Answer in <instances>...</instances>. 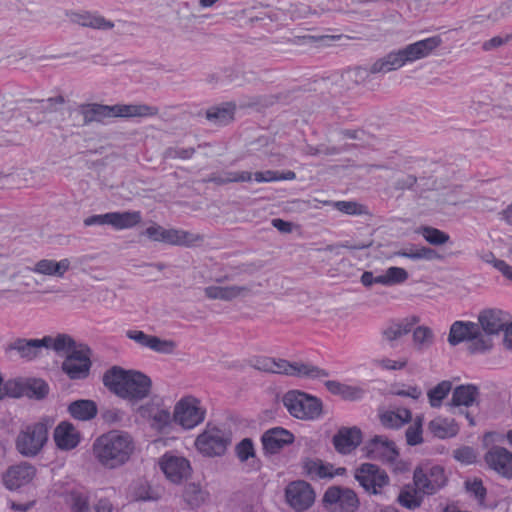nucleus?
Instances as JSON below:
<instances>
[{"instance_id":"1","label":"nucleus","mask_w":512,"mask_h":512,"mask_svg":"<svg viewBox=\"0 0 512 512\" xmlns=\"http://www.w3.org/2000/svg\"><path fill=\"white\" fill-rule=\"evenodd\" d=\"M102 381L111 393L131 402L147 398L152 388V381L146 374L116 365L104 372Z\"/></svg>"},{"instance_id":"2","label":"nucleus","mask_w":512,"mask_h":512,"mask_svg":"<svg viewBox=\"0 0 512 512\" xmlns=\"http://www.w3.org/2000/svg\"><path fill=\"white\" fill-rule=\"evenodd\" d=\"M135 450L132 436L112 430L97 437L92 445L95 459L105 468L115 469L129 461Z\"/></svg>"},{"instance_id":"3","label":"nucleus","mask_w":512,"mask_h":512,"mask_svg":"<svg viewBox=\"0 0 512 512\" xmlns=\"http://www.w3.org/2000/svg\"><path fill=\"white\" fill-rule=\"evenodd\" d=\"M442 40L439 36H433L407 45L405 48L390 52L386 56L375 61L371 66L372 73H388L402 67L407 62H413L428 56L436 49Z\"/></svg>"},{"instance_id":"4","label":"nucleus","mask_w":512,"mask_h":512,"mask_svg":"<svg viewBox=\"0 0 512 512\" xmlns=\"http://www.w3.org/2000/svg\"><path fill=\"white\" fill-rule=\"evenodd\" d=\"M464 341L470 342L469 350L473 353L485 352L492 347L491 339L483 336L477 323L456 321L450 327L448 342L456 346Z\"/></svg>"},{"instance_id":"5","label":"nucleus","mask_w":512,"mask_h":512,"mask_svg":"<svg viewBox=\"0 0 512 512\" xmlns=\"http://www.w3.org/2000/svg\"><path fill=\"white\" fill-rule=\"evenodd\" d=\"M283 404L293 417L301 420L318 419L323 409L320 399L298 390L288 391L283 396Z\"/></svg>"},{"instance_id":"6","label":"nucleus","mask_w":512,"mask_h":512,"mask_svg":"<svg viewBox=\"0 0 512 512\" xmlns=\"http://www.w3.org/2000/svg\"><path fill=\"white\" fill-rule=\"evenodd\" d=\"M48 440V427L42 422L27 425L16 437V450L24 457L37 456Z\"/></svg>"},{"instance_id":"7","label":"nucleus","mask_w":512,"mask_h":512,"mask_svg":"<svg viewBox=\"0 0 512 512\" xmlns=\"http://www.w3.org/2000/svg\"><path fill=\"white\" fill-rule=\"evenodd\" d=\"M354 479L369 495H380L384 487L390 484L385 470L372 463H362L354 470Z\"/></svg>"},{"instance_id":"8","label":"nucleus","mask_w":512,"mask_h":512,"mask_svg":"<svg viewBox=\"0 0 512 512\" xmlns=\"http://www.w3.org/2000/svg\"><path fill=\"white\" fill-rule=\"evenodd\" d=\"M413 482L422 494L433 495L446 485L447 477L441 466L426 464L414 470Z\"/></svg>"},{"instance_id":"9","label":"nucleus","mask_w":512,"mask_h":512,"mask_svg":"<svg viewBox=\"0 0 512 512\" xmlns=\"http://www.w3.org/2000/svg\"><path fill=\"white\" fill-rule=\"evenodd\" d=\"M230 441L229 435L224 430L208 425L206 429L197 436L195 446L204 456L214 457L223 455Z\"/></svg>"},{"instance_id":"10","label":"nucleus","mask_w":512,"mask_h":512,"mask_svg":"<svg viewBox=\"0 0 512 512\" xmlns=\"http://www.w3.org/2000/svg\"><path fill=\"white\" fill-rule=\"evenodd\" d=\"M322 503L330 512H356L360 504L354 490L339 486L329 487L323 495Z\"/></svg>"},{"instance_id":"11","label":"nucleus","mask_w":512,"mask_h":512,"mask_svg":"<svg viewBox=\"0 0 512 512\" xmlns=\"http://www.w3.org/2000/svg\"><path fill=\"white\" fill-rule=\"evenodd\" d=\"M143 234L153 241L178 246H192L203 240V236L199 234L180 229H165L156 224L146 228Z\"/></svg>"},{"instance_id":"12","label":"nucleus","mask_w":512,"mask_h":512,"mask_svg":"<svg viewBox=\"0 0 512 512\" xmlns=\"http://www.w3.org/2000/svg\"><path fill=\"white\" fill-rule=\"evenodd\" d=\"M91 350L88 346L80 344L77 350L71 351V354L66 355L62 362V371L71 380H83L89 376L92 362L90 359Z\"/></svg>"},{"instance_id":"13","label":"nucleus","mask_w":512,"mask_h":512,"mask_svg":"<svg viewBox=\"0 0 512 512\" xmlns=\"http://www.w3.org/2000/svg\"><path fill=\"white\" fill-rule=\"evenodd\" d=\"M173 418L185 429H191L203 422L205 410L195 397H185L175 406Z\"/></svg>"},{"instance_id":"14","label":"nucleus","mask_w":512,"mask_h":512,"mask_svg":"<svg viewBox=\"0 0 512 512\" xmlns=\"http://www.w3.org/2000/svg\"><path fill=\"white\" fill-rule=\"evenodd\" d=\"M285 498L288 505L297 512L308 510L315 501L312 486L304 480L289 483L285 488Z\"/></svg>"},{"instance_id":"15","label":"nucleus","mask_w":512,"mask_h":512,"mask_svg":"<svg viewBox=\"0 0 512 512\" xmlns=\"http://www.w3.org/2000/svg\"><path fill=\"white\" fill-rule=\"evenodd\" d=\"M364 450L369 459L385 463H394L399 456L395 443L382 435H376L370 439Z\"/></svg>"},{"instance_id":"16","label":"nucleus","mask_w":512,"mask_h":512,"mask_svg":"<svg viewBox=\"0 0 512 512\" xmlns=\"http://www.w3.org/2000/svg\"><path fill=\"white\" fill-rule=\"evenodd\" d=\"M160 467L166 477L173 483H180L191 473L190 462L182 456L165 453L160 459Z\"/></svg>"},{"instance_id":"17","label":"nucleus","mask_w":512,"mask_h":512,"mask_svg":"<svg viewBox=\"0 0 512 512\" xmlns=\"http://www.w3.org/2000/svg\"><path fill=\"white\" fill-rule=\"evenodd\" d=\"M36 475V468L28 463L21 462L10 466L2 476L5 487L9 490H17L29 484Z\"/></svg>"},{"instance_id":"18","label":"nucleus","mask_w":512,"mask_h":512,"mask_svg":"<svg viewBox=\"0 0 512 512\" xmlns=\"http://www.w3.org/2000/svg\"><path fill=\"white\" fill-rule=\"evenodd\" d=\"M487 466L500 476L512 479V452L501 446H492L485 454Z\"/></svg>"},{"instance_id":"19","label":"nucleus","mask_w":512,"mask_h":512,"mask_svg":"<svg viewBox=\"0 0 512 512\" xmlns=\"http://www.w3.org/2000/svg\"><path fill=\"white\" fill-rule=\"evenodd\" d=\"M479 328L483 336L499 334L509 322L508 314L500 309H485L478 316Z\"/></svg>"},{"instance_id":"20","label":"nucleus","mask_w":512,"mask_h":512,"mask_svg":"<svg viewBox=\"0 0 512 512\" xmlns=\"http://www.w3.org/2000/svg\"><path fill=\"white\" fill-rule=\"evenodd\" d=\"M126 336L141 347L149 348L162 354H172L177 347L173 340L161 339L157 336L146 334L141 330H127Z\"/></svg>"},{"instance_id":"21","label":"nucleus","mask_w":512,"mask_h":512,"mask_svg":"<svg viewBox=\"0 0 512 512\" xmlns=\"http://www.w3.org/2000/svg\"><path fill=\"white\" fill-rule=\"evenodd\" d=\"M261 441L265 453L276 454L285 446L293 443L294 435L282 427H275L267 430L262 435Z\"/></svg>"},{"instance_id":"22","label":"nucleus","mask_w":512,"mask_h":512,"mask_svg":"<svg viewBox=\"0 0 512 512\" xmlns=\"http://www.w3.org/2000/svg\"><path fill=\"white\" fill-rule=\"evenodd\" d=\"M362 441V432L357 427H342L333 436L332 442L335 450L341 454H349L355 450Z\"/></svg>"},{"instance_id":"23","label":"nucleus","mask_w":512,"mask_h":512,"mask_svg":"<svg viewBox=\"0 0 512 512\" xmlns=\"http://www.w3.org/2000/svg\"><path fill=\"white\" fill-rule=\"evenodd\" d=\"M66 16L70 22L83 27L97 30H111L115 25L105 17L88 11H66Z\"/></svg>"},{"instance_id":"24","label":"nucleus","mask_w":512,"mask_h":512,"mask_svg":"<svg viewBox=\"0 0 512 512\" xmlns=\"http://www.w3.org/2000/svg\"><path fill=\"white\" fill-rule=\"evenodd\" d=\"M44 344L42 339L16 338L7 344L5 351H15L22 359L32 361L39 356Z\"/></svg>"},{"instance_id":"25","label":"nucleus","mask_w":512,"mask_h":512,"mask_svg":"<svg viewBox=\"0 0 512 512\" xmlns=\"http://www.w3.org/2000/svg\"><path fill=\"white\" fill-rule=\"evenodd\" d=\"M420 322V317L411 315L397 321H391L382 331L383 338L393 347L394 342L408 334L414 325Z\"/></svg>"},{"instance_id":"26","label":"nucleus","mask_w":512,"mask_h":512,"mask_svg":"<svg viewBox=\"0 0 512 512\" xmlns=\"http://www.w3.org/2000/svg\"><path fill=\"white\" fill-rule=\"evenodd\" d=\"M252 291L250 286H208L204 289L205 296L212 300L231 301L238 297H245Z\"/></svg>"},{"instance_id":"27","label":"nucleus","mask_w":512,"mask_h":512,"mask_svg":"<svg viewBox=\"0 0 512 512\" xmlns=\"http://www.w3.org/2000/svg\"><path fill=\"white\" fill-rule=\"evenodd\" d=\"M70 266L71 262L67 258L61 259L60 261L41 259L37 261L33 267L28 269L37 274L62 278L70 269Z\"/></svg>"},{"instance_id":"28","label":"nucleus","mask_w":512,"mask_h":512,"mask_svg":"<svg viewBox=\"0 0 512 512\" xmlns=\"http://www.w3.org/2000/svg\"><path fill=\"white\" fill-rule=\"evenodd\" d=\"M109 105L98 103L80 104L76 112L82 116L83 121L78 126H87L92 122H102L106 118H111Z\"/></svg>"},{"instance_id":"29","label":"nucleus","mask_w":512,"mask_h":512,"mask_svg":"<svg viewBox=\"0 0 512 512\" xmlns=\"http://www.w3.org/2000/svg\"><path fill=\"white\" fill-rule=\"evenodd\" d=\"M54 440L61 450H71L79 444L80 436L71 423L61 422L54 430Z\"/></svg>"},{"instance_id":"30","label":"nucleus","mask_w":512,"mask_h":512,"mask_svg":"<svg viewBox=\"0 0 512 512\" xmlns=\"http://www.w3.org/2000/svg\"><path fill=\"white\" fill-rule=\"evenodd\" d=\"M111 117H152L159 113L155 106L147 104L110 106Z\"/></svg>"},{"instance_id":"31","label":"nucleus","mask_w":512,"mask_h":512,"mask_svg":"<svg viewBox=\"0 0 512 512\" xmlns=\"http://www.w3.org/2000/svg\"><path fill=\"white\" fill-rule=\"evenodd\" d=\"M236 104L234 102H224L207 109L206 119L216 125H227L234 120Z\"/></svg>"},{"instance_id":"32","label":"nucleus","mask_w":512,"mask_h":512,"mask_svg":"<svg viewBox=\"0 0 512 512\" xmlns=\"http://www.w3.org/2000/svg\"><path fill=\"white\" fill-rule=\"evenodd\" d=\"M304 474L311 480L333 478V465L320 459L306 458L302 462Z\"/></svg>"},{"instance_id":"33","label":"nucleus","mask_w":512,"mask_h":512,"mask_svg":"<svg viewBox=\"0 0 512 512\" xmlns=\"http://www.w3.org/2000/svg\"><path fill=\"white\" fill-rule=\"evenodd\" d=\"M479 394L478 387L473 384L459 385L453 390L449 405L454 407L472 406L479 397Z\"/></svg>"},{"instance_id":"34","label":"nucleus","mask_w":512,"mask_h":512,"mask_svg":"<svg viewBox=\"0 0 512 512\" xmlns=\"http://www.w3.org/2000/svg\"><path fill=\"white\" fill-rule=\"evenodd\" d=\"M68 412L76 420L89 421L97 415L98 409L93 400L80 399L69 404Z\"/></svg>"},{"instance_id":"35","label":"nucleus","mask_w":512,"mask_h":512,"mask_svg":"<svg viewBox=\"0 0 512 512\" xmlns=\"http://www.w3.org/2000/svg\"><path fill=\"white\" fill-rule=\"evenodd\" d=\"M429 431L437 438L454 437L459 432V426L454 419L437 417L429 422Z\"/></svg>"},{"instance_id":"36","label":"nucleus","mask_w":512,"mask_h":512,"mask_svg":"<svg viewBox=\"0 0 512 512\" xmlns=\"http://www.w3.org/2000/svg\"><path fill=\"white\" fill-rule=\"evenodd\" d=\"M44 348H51L57 353L64 352L67 355L71 354V351L77 350L80 344H77L75 340L68 334H58L55 338L51 336H45L42 338Z\"/></svg>"},{"instance_id":"37","label":"nucleus","mask_w":512,"mask_h":512,"mask_svg":"<svg viewBox=\"0 0 512 512\" xmlns=\"http://www.w3.org/2000/svg\"><path fill=\"white\" fill-rule=\"evenodd\" d=\"M141 221L140 211L110 212V225L116 230L133 228Z\"/></svg>"},{"instance_id":"38","label":"nucleus","mask_w":512,"mask_h":512,"mask_svg":"<svg viewBox=\"0 0 512 512\" xmlns=\"http://www.w3.org/2000/svg\"><path fill=\"white\" fill-rule=\"evenodd\" d=\"M329 373L315 365L302 363V362H291L290 375L300 378L309 379H320L328 377Z\"/></svg>"},{"instance_id":"39","label":"nucleus","mask_w":512,"mask_h":512,"mask_svg":"<svg viewBox=\"0 0 512 512\" xmlns=\"http://www.w3.org/2000/svg\"><path fill=\"white\" fill-rule=\"evenodd\" d=\"M373 74L371 68L354 67L345 70L341 75L342 86L346 89H353L354 87L365 83L369 75Z\"/></svg>"},{"instance_id":"40","label":"nucleus","mask_w":512,"mask_h":512,"mask_svg":"<svg viewBox=\"0 0 512 512\" xmlns=\"http://www.w3.org/2000/svg\"><path fill=\"white\" fill-rule=\"evenodd\" d=\"M252 179V173L248 171H225L220 174H211L204 182H212L217 185H225L233 182H249Z\"/></svg>"},{"instance_id":"41","label":"nucleus","mask_w":512,"mask_h":512,"mask_svg":"<svg viewBox=\"0 0 512 512\" xmlns=\"http://www.w3.org/2000/svg\"><path fill=\"white\" fill-rule=\"evenodd\" d=\"M420 491L415 487H404L397 498L399 504L407 509L414 510L421 506L423 497Z\"/></svg>"},{"instance_id":"42","label":"nucleus","mask_w":512,"mask_h":512,"mask_svg":"<svg viewBox=\"0 0 512 512\" xmlns=\"http://www.w3.org/2000/svg\"><path fill=\"white\" fill-rule=\"evenodd\" d=\"M380 420L387 428H398L411 420V412L408 409H400L397 412L387 411L381 415Z\"/></svg>"},{"instance_id":"43","label":"nucleus","mask_w":512,"mask_h":512,"mask_svg":"<svg viewBox=\"0 0 512 512\" xmlns=\"http://www.w3.org/2000/svg\"><path fill=\"white\" fill-rule=\"evenodd\" d=\"M24 390V396L43 399L49 392V386L42 379L28 378L24 379Z\"/></svg>"},{"instance_id":"44","label":"nucleus","mask_w":512,"mask_h":512,"mask_svg":"<svg viewBox=\"0 0 512 512\" xmlns=\"http://www.w3.org/2000/svg\"><path fill=\"white\" fill-rule=\"evenodd\" d=\"M434 333L428 326H418L413 331V344L419 351L428 349L434 343Z\"/></svg>"},{"instance_id":"45","label":"nucleus","mask_w":512,"mask_h":512,"mask_svg":"<svg viewBox=\"0 0 512 512\" xmlns=\"http://www.w3.org/2000/svg\"><path fill=\"white\" fill-rule=\"evenodd\" d=\"M416 232L434 246L444 245L450 240L449 234L432 226H420Z\"/></svg>"},{"instance_id":"46","label":"nucleus","mask_w":512,"mask_h":512,"mask_svg":"<svg viewBox=\"0 0 512 512\" xmlns=\"http://www.w3.org/2000/svg\"><path fill=\"white\" fill-rule=\"evenodd\" d=\"M452 389V383L444 380L428 391L427 396L431 407L438 408Z\"/></svg>"},{"instance_id":"47","label":"nucleus","mask_w":512,"mask_h":512,"mask_svg":"<svg viewBox=\"0 0 512 512\" xmlns=\"http://www.w3.org/2000/svg\"><path fill=\"white\" fill-rule=\"evenodd\" d=\"M408 277V272L404 268L389 267L384 274L379 275L378 281H380L382 285L392 286L405 282Z\"/></svg>"},{"instance_id":"48","label":"nucleus","mask_w":512,"mask_h":512,"mask_svg":"<svg viewBox=\"0 0 512 512\" xmlns=\"http://www.w3.org/2000/svg\"><path fill=\"white\" fill-rule=\"evenodd\" d=\"M257 182H273L280 180H293L296 178L295 172L288 170L286 172H278L273 170H266L264 172H255L252 174Z\"/></svg>"},{"instance_id":"49","label":"nucleus","mask_w":512,"mask_h":512,"mask_svg":"<svg viewBox=\"0 0 512 512\" xmlns=\"http://www.w3.org/2000/svg\"><path fill=\"white\" fill-rule=\"evenodd\" d=\"M2 398L4 396L19 398L24 396V379L15 378L9 379L5 382L2 381Z\"/></svg>"},{"instance_id":"50","label":"nucleus","mask_w":512,"mask_h":512,"mask_svg":"<svg viewBox=\"0 0 512 512\" xmlns=\"http://www.w3.org/2000/svg\"><path fill=\"white\" fill-rule=\"evenodd\" d=\"M422 424L423 417L417 416L412 425H410L406 430V440L407 443L411 446H415L421 444L423 442L422 438Z\"/></svg>"},{"instance_id":"51","label":"nucleus","mask_w":512,"mask_h":512,"mask_svg":"<svg viewBox=\"0 0 512 512\" xmlns=\"http://www.w3.org/2000/svg\"><path fill=\"white\" fill-rule=\"evenodd\" d=\"M184 498L191 506L198 507L205 501V493L196 484H189L184 491Z\"/></svg>"},{"instance_id":"52","label":"nucleus","mask_w":512,"mask_h":512,"mask_svg":"<svg viewBox=\"0 0 512 512\" xmlns=\"http://www.w3.org/2000/svg\"><path fill=\"white\" fill-rule=\"evenodd\" d=\"M196 149L193 147L182 148V147H168L163 152L164 159H182L188 160L193 157Z\"/></svg>"},{"instance_id":"53","label":"nucleus","mask_w":512,"mask_h":512,"mask_svg":"<svg viewBox=\"0 0 512 512\" xmlns=\"http://www.w3.org/2000/svg\"><path fill=\"white\" fill-rule=\"evenodd\" d=\"M70 505L72 512H87L88 511V496L79 491H72L70 493Z\"/></svg>"},{"instance_id":"54","label":"nucleus","mask_w":512,"mask_h":512,"mask_svg":"<svg viewBox=\"0 0 512 512\" xmlns=\"http://www.w3.org/2000/svg\"><path fill=\"white\" fill-rule=\"evenodd\" d=\"M334 207L348 215H361L365 213V207L354 201H337L334 203Z\"/></svg>"},{"instance_id":"55","label":"nucleus","mask_w":512,"mask_h":512,"mask_svg":"<svg viewBox=\"0 0 512 512\" xmlns=\"http://www.w3.org/2000/svg\"><path fill=\"white\" fill-rule=\"evenodd\" d=\"M236 454L240 461L244 462L255 455L254 445L251 439L245 438L236 446Z\"/></svg>"},{"instance_id":"56","label":"nucleus","mask_w":512,"mask_h":512,"mask_svg":"<svg viewBox=\"0 0 512 512\" xmlns=\"http://www.w3.org/2000/svg\"><path fill=\"white\" fill-rule=\"evenodd\" d=\"M134 497L137 500H156L158 494L146 483L140 482L134 488Z\"/></svg>"},{"instance_id":"57","label":"nucleus","mask_w":512,"mask_h":512,"mask_svg":"<svg viewBox=\"0 0 512 512\" xmlns=\"http://www.w3.org/2000/svg\"><path fill=\"white\" fill-rule=\"evenodd\" d=\"M454 458L464 464H472L476 461V454L469 446L460 447L453 451Z\"/></svg>"},{"instance_id":"58","label":"nucleus","mask_w":512,"mask_h":512,"mask_svg":"<svg viewBox=\"0 0 512 512\" xmlns=\"http://www.w3.org/2000/svg\"><path fill=\"white\" fill-rule=\"evenodd\" d=\"M466 490L473 494L478 500L483 501L486 497L487 490L483 486L480 479H474L473 481L465 482Z\"/></svg>"},{"instance_id":"59","label":"nucleus","mask_w":512,"mask_h":512,"mask_svg":"<svg viewBox=\"0 0 512 512\" xmlns=\"http://www.w3.org/2000/svg\"><path fill=\"white\" fill-rule=\"evenodd\" d=\"M512 39V34H507L506 36H495L482 44L483 51H492L499 47L506 45Z\"/></svg>"},{"instance_id":"60","label":"nucleus","mask_w":512,"mask_h":512,"mask_svg":"<svg viewBox=\"0 0 512 512\" xmlns=\"http://www.w3.org/2000/svg\"><path fill=\"white\" fill-rule=\"evenodd\" d=\"M364 394L365 391L362 387L344 384L341 397L344 400L356 401L361 399L364 396Z\"/></svg>"},{"instance_id":"61","label":"nucleus","mask_w":512,"mask_h":512,"mask_svg":"<svg viewBox=\"0 0 512 512\" xmlns=\"http://www.w3.org/2000/svg\"><path fill=\"white\" fill-rule=\"evenodd\" d=\"M152 420L154 421V426L161 429L169 425L171 420V414L166 409L158 408L153 413Z\"/></svg>"},{"instance_id":"62","label":"nucleus","mask_w":512,"mask_h":512,"mask_svg":"<svg viewBox=\"0 0 512 512\" xmlns=\"http://www.w3.org/2000/svg\"><path fill=\"white\" fill-rule=\"evenodd\" d=\"M410 259L418 260V259H426L433 260L440 258L439 254L432 248L429 247H419L415 249V254L409 255Z\"/></svg>"},{"instance_id":"63","label":"nucleus","mask_w":512,"mask_h":512,"mask_svg":"<svg viewBox=\"0 0 512 512\" xmlns=\"http://www.w3.org/2000/svg\"><path fill=\"white\" fill-rule=\"evenodd\" d=\"M101 418L107 424H114L122 420L123 412L117 408L105 409L101 413Z\"/></svg>"},{"instance_id":"64","label":"nucleus","mask_w":512,"mask_h":512,"mask_svg":"<svg viewBox=\"0 0 512 512\" xmlns=\"http://www.w3.org/2000/svg\"><path fill=\"white\" fill-rule=\"evenodd\" d=\"M417 183V178L416 176L414 175H405L401 178H399L396 182H395V189L396 190H406V189H413V187L416 185Z\"/></svg>"}]
</instances>
